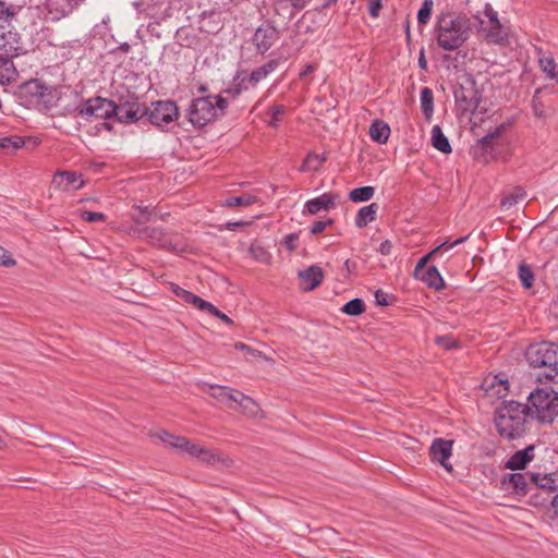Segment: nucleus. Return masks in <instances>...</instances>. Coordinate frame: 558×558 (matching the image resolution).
<instances>
[{
    "label": "nucleus",
    "mask_w": 558,
    "mask_h": 558,
    "mask_svg": "<svg viewBox=\"0 0 558 558\" xmlns=\"http://www.w3.org/2000/svg\"><path fill=\"white\" fill-rule=\"evenodd\" d=\"M437 45L446 51H453L464 45L472 33V22L464 13L453 15L442 11L437 15L435 25Z\"/></svg>",
    "instance_id": "obj_1"
},
{
    "label": "nucleus",
    "mask_w": 558,
    "mask_h": 558,
    "mask_svg": "<svg viewBox=\"0 0 558 558\" xmlns=\"http://www.w3.org/2000/svg\"><path fill=\"white\" fill-rule=\"evenodd\" d=\"M228 101L220 95H206L192 100L187 109V120L195 128H203L225 113Z\"/></svg>",
    "instance_id": "obj_2"
},
{
    "label": "nucleus",
    "mask_w": 558,
    "mask_h": 558,
    "mask_svg": "<svg viewBox=\"0 0 558 558\" xmlns=\"http://www.w3.org/2000/svg\"><path fill=\"white\" fill-rule=\"evenodd\" d=\"M527 403L531 417L539 423H551L558 415V396L548 387H539L530 392Z\"/></svg>",
    "instance_id": "obj_3"
},
{
    "label": "nucleus",
    "mask_w": 558,
    "mask_h": 558,
    "mask_svg": "<svg viewBox=\"0 0 558 558\" xmlns=\"http://www.w3.org/2000/svg\"><path fill=\"white\" fill-rule=\"evenodd\" d=\"M531 484L527 504L533 507L546 508L551 506L553 497L558 488V478L555 474L531 473Z\"/></svg>",
    "instance_id": "obj_4"
},
{
    "label": "nucleus",
    "mask_w": 558,
    "mask_h": 558,
    "mask_svg": "<svg viewBox=\"0 0 558 558\" xmlns=\"http://www.w3.org/2000/svg\"><path fill=\"white\" fill-rule=\"evenodd\" d=\"M13 96L25 108L48 105L52 98L51 87L39 78H31L16 86Z\"/></svg>",
    "instance_id": "obj_5"
},
{
    "label": "nucleus",
    "mask_w": 558,
    "mask_h": 558,
    "mask_svg": "<svg viewBox=\"0 0 558 558\" xmlns=\"http://www.w3.org/2000/svg\"><path fill=\"white\" fill-rule=\"evenodd\" d=\"M513 122L514 118L508 119L507 121L499 124L494 131L477 140L476 144L471 148L473 158L482 163H488L495 160L497 157V141L513 124Z\"/></svg>",
    "instance_id": "obj_6"
},
{
    "label": "nucleus",
    "mask_w": 558,
    "mask_h": 558,
    "mask_svg": "<svg viewBox=\"0 0 558 558\" xmlns=\"http://www.w3.org/2000/svg\"><path fill=\"white\" fill-rule=\"evenodd\" d=\"M525 360L532 367H556L558 365V343L541 341L530 344L525 350Z\"/></svg>",
    "instance_id": "obj_7"
},
{
    "label": "nucleus",
    "mask_w": 558,
    "mask_h": 558,
    "mask_svg": "<svg viewBox=\"0 0 558 558\" xmlns=\"http://www.w3.org/2000/svg\"><path fill=\"white\" fill-rule=\"evenodd\" d=\"M117 109L118 104L113 100L97 96L82 100L78 106L73 110H69V112L83 118L95 117L97 119L109 120L113 119V113H117Z\"/></svg>",
    "instance_id": "obj_8"
},
{
    "label": "nucleus",
    "mask_w": 558,
    "mask_h": 558,
    "mask_svg": "<svg viewBox=\"0 0 558 558\" xmlns=\"http://www.w3.org/2000/svg\"><path fill=\"white\" fill-rule=\"evenodd\" d=\"M453 95L457 106L462 112L474 113L482 101V92L472 75L464 78L463 83L454 89Z\"/></svg>",
    "instance_id": "obj_9"
},
{
    "label": "nucleus",
    "mask_w": 558,
    "mask_h": 558,
    "mask_svg": "<svg viewBox=\"0 0 558 558\" xmlns=\"http://www.w3.org/2000/svg\"><path fill=\"white\" fill-rule=\"evenodd\" d=\"M146 111L147 121L160 129L179 118V108L172 100L153 101Z\"/></svg>",
    "instance_id": "obj_10"
},
{
    "label": "nucleus",
    "mask_w": 558,
    "mask_h": 558,
    "mask_svg": "<svg viewBox=\"0 0 558 558\" xmlns=\"http://www.w3.org/2000/svg\"><path fill=\"white\" fill-rule=\"evenodd\" d=\"M531 473L532 472L507 473L500 478L499 488L517 499L527 497L531 484Z\"/></svg>",
    "instance_id": "obj_11"
},
{
    "label": "nucleus",
    "mask_w": 558,
    "mask_h": 558,
    "mask_svg": "<svg viewBox=\"0 0 558 558\" xmlns=\"http://www.w3.org/2000/svg\"><path fill=\"white\" fill-rule=\"evenodd\" d=\"M494 423L499 436L508 440L521 438L526 433V424L520 417L495 412Z\"/></svg>",
    "instance_id": "obj_12"
},
{
    "label": "nucleus",
    "mask_w": 558,
    "mask_h": 558,
    "mask_svg": "<svg viewBox=\"0 0 558 558\" xmlns=\"http://www.w3.org/2000/svg\"><path fill=\"white\" fill-rule=\"evenodd\" d=\"M198 19V29L208 35L218 34L223 27L222 12L216 9L192 12L189 20Z\"/></svg>",
    "instance_id": "obj_13"
},
{
    "label": "nucleus",
    "mask_w": 558,
    "mask_h": 558,
    "mask_svg": "<svg viewBox=\"0 0 558 558\" xmlns=\"http://www.w3.org/2000/svg\"><path fill=\"white\" fill-rule=\"evenodd\" d=\"M146 106L137 100L118 104L113 119L120 123H135L146 117Z\"/></svg>",
    "instance_id": "obj_14"
},
{
    "label": "nucleus",
    "mask_w": 558,
    "mask_h": 558,
    "mask_svg": "<svg viewBox=\"0 0 558 558\" xmlns=\"http://www.w3.org/2000/svg\"><path fill=\"white\" fill-rule=\"evenodd\" d=\"M24 52L21 35L13 28L0 25V54L20 56Z\"/></svg>",
    "instance_id": "obj_15"
},
{
    "label": "nucleus",
    "mask_w": 558,
    "mask_h": 558,
    "mask_svg": "<svg viewBox=\"0 0 558 558\" xmlns=\"http://www.w3.org/2000/svg\"><path fill=\"white\" fill-rule=\"evenodd\" d=\"M453 440L435 438L429 447V457L434 462H438L446 471H453L452 464L448 462L452 454Z\"/></svg>",
    "instance_id": "obj_16"
},
{
    "label": "nucleus",
    "mask_w": 558,
    "mask_h": 558,
    "mask_svg": "<svg viewBox=\"0 0 558 558\" xmlns=\"http://www.w3.org/2000/svg\"><path fill=\"white\" fill-rule=\"evenodd\" d=\"M279 39V32L269 23H263L254 33L252 43L264 54Z\"/></svg>",
    "instance_id": "obj_17"
},
{
    "label": "nucleus",
    "mask_w": 558,
    "mask_h": 558,
    "mask_svg": "<svg viewBox=\"0 0 558 558\" xmlns=\"http://www.w3.org/2000/svg\"><path fill=\"white\" fill-rule=\"evenodd\" d=\"M210 397L223 407L238 410L242 407L244 393L225 386H210Z\"/></svg>",
    "instance_id": "obj_18"
},
{
    "label": "nucleus",
    "mask_w": 558,
    "mask_h": 558,
    "mask_svg": "<svg viewBox=\"0 0 558 558\" xmlns=\"http://www.w3.org/2000/svg\"><path fill=\"white\" fill-rule=\"evenodd\" d=\"M535 446L529 445L524 449L515 451L506 462L505 468L512 471L524 470L535 458Z\"/></svg>",
    "instance_id": "obj_19"
},
{
    "label": "nucleus",
    "mask_w": 558,
    "mask_h": 558,
    "mask_svg": "<svg viewBox=\"0 0 558 558\" xmlns=\"http://www.w3.org/2000/svg\"><path fill=\"white\" fill-rule=\"evenodd\" d=\"M337 195L332 193H324L318 197L312 198L305 203L303 213L316 215L320 210H330L336 206Z\"/></svg>",
    "instance_id": "obj_20"
},
{
    "label": "nucleus",
    "mask_w": 558,
    "mask_h": 558,
    "mask_svg": "<svg viewBox=\"0 0 558 558\" xmlns=\"http://www.w3.org/2000/svg\"><path fill=\"white\" fill-rule=\"evenodd\" d=\"M85 0H48L47 7L49 13L53 14V19L60 20L69 16Z\"/></svg>",
    "instance_id": "obj_21"
},
{
    "label": "nucleus",
    "mask_w": 558,
    "mask_h": 558,
    "mask_svg": "<svg viewBox=\"0 0 558 558\" xmlns=\"http://www.w3.org/2000/svg\"><path fill=\"white\" fill-rule=\"evenodd\" d=\"M497 413L520 417V421L526 424V417L531 416L529 403H521L514 400L502 402L501 407L495 410Z\"/></svg>",
    "instance_id": "obj_22"
},
{
    "label": "nucleus",
    "mask_w": 558,
    "mask_h": 558,
    "mask_svg": "<svg viewBox=\"0 0 558 558\" xmlns=\"http://www.w3.org/2000/svg\"><path fill=\"white\" fill-rule=\"evenodd\" d=\"M300 280L305 283L304 291H312L319 287L324 279V271L317 265H312L305 270L299 272Z\"/></svg>",
    "instance_id": "obj_23"
},
{
    "label": "nucleus",
    "mask_w": 558,
    "mask_h": 558,
    "mask_svg": "<svg viewBox=\"0 0 558 558\" xmlns=\"http://www.w3.org/2000/svg\"><path fill=\"white\" fill-rule=\"evenodd\" d=\"M175 7L171 0H157L155 3L148 5V14L155 21H166L172 17Z\"/></svg>",
    "instance_id": "obj_24"
},
{
    "label": "nucleus",
    "mask_w": 558,
    "mask_h": 558,
    "mask_svg": "<svg viewBox=\"0 0 558 558\" xmlns=\"http://www.w3.org/2000/svg\"><path fill=\"white\" fill-rule=\"evenodd\" d=\"M80 177L75 171H59L53 177V184L64 191L73 187L78 190L83 186L84 181L80 180Z\"/></svg>",
    "instance_id": "obj_25"
},
{
    "label": "nucleus",
    "mask_w": 558,
    "mask_h": 558,
    "mask_svg": "<svg viewBox=\"0 0 558 558\" xmlns=\"http://www.w3.org/2000/svg\"><path fill=\"white\" fill-rule=\"evenodd\" d=\"M416 279H420L423 281L428 288H432L436 291H441L446 288L445 280L442 279L440 272L438 271L437 267L432 265L428 266L421 275L420 277H415Z\"/></svg>",
    "instance_id": "obj_26"
},
{
    "label": "nucleus",
    "mask_w": 558,
    "mask_h": 558,
    "mask_svg": "<svg viewBox=\"0 0 558 558\" xmlns=\"http://www.w3.org/2000/svg\"><path fill=\"white\" fill-rule=\"evenodd\" d=\"M378 211V204L372 203L359 209L355 216V226L357 228H365L368 223L376 220Z\"/></svg>",
    "instance_id": "obj_27"
},
{
    "label": "nucleus",
    "mask_w": 558,
    "mask_h": 558,
    "mask_svg": "<svg viewBox=\"0 0 558 558\" xmlns=\"http://www.w3.org/2000/svg\"><path fill=\"white\" fill-rule=\"evenodd\" d=\"M16 56H1L0 54V84L5 85L10 83L17 74L13 64V58Z\"/></svg>",
    "instance_id": "obj_28"
},
{
    "label": "nucleus",
    "mask_w": 558,
    "mask_h": 558,
    "mask_svg": "<svg viewBox=\"0 0 558 558\" xmlns=\"http://www.w3.org/2000/svg\"><path fill=\"white\" fill-rule=\"evenodd\" d=\"M390 135L389 125L383 120H375L369 126L371 138L378 144H386Z\"/></svg>",
    "instance_id": "obj_29"
},
{
    "label": "nucleus",
    "mask_w": 558,
    "mask_h": 558,
    "mask_svg": "<svg viewBox=\"0 0 558 558\" xmlns=\"http://www.w3.org/2000/svg\"><path fill=\"white\" fill-rule=\"evenodd\" d=\"M525 197V190L522 186H514L511 191L502 193L500 198V207L502 209H510Z\"/></svg>",
    "instance_id": "obj_30"
},
{
    "label": "nucleus",
    "mask_w": 558,
    "mask_h": 558,
    "mask_svg": "<svg viewBox=\"0 0 558 558\" xmlns=\"http://www.w3.org/2000/svg\"><path fill=\"white\" fill-rule=\"evenodd\" d=\"M432 145L435 149L442 154H450L452 151L449 140L444 134L441 128L437 124L432 129Z\"/></svg>",
    "instance_id": "obj_31"
},
{
    "label": "nucleus",
    "mask_w": 558,
    "mask_h": 558,
    "mask_svg": "<svg viewBox=\"0 0 558 558\" xmlns=\"http://www.w3.org/2000/svg\"><path fill=\"white\" fill-rule=\"evenodd\" d=\"M172 292L179 298L181 299L182 301H184L185 303H189V304H192L194 305L196 308H198L199 311L203 310V307L205 306L206 302L204 299H202L201 296L192 293L191 291H187L183 288H181L180 286L178 284H174L172 283Z\"/></svg>",
    "instance_id": "obj_32"
},
{
    "label": "nucleus",
    "mask_w": 558,
    "mask_h": 558,
    "mask_svg": "<svg viewBox=\"0 0 558 558\" xmlns=\"http://www.w3.org/2000/svg\"><path fill=\"white\" fill-rule=\"evenodd\" d=\"M175 37L178 44L186 48H195L199 43L197 35L193 32V29L189 27L179 28L177 31Z\"/></svg>",
    "instance_id": "obj_33"
},
{
    "label": "nucleus",
    "mask_w": 558,
    "mask_h": 558,
    "mask_svg": "<svg viewBox=\"0 0 558 558\" xmlns=\"http://www.w3.org/2000/svg\"><path fill=\"white\" fill-rule=\"evenodd\" d=\"M145 234L151 241V243H154L160 247H169L171 245V240L168 238V235L161 228H157V227L146 228Z\"/></svg>",
    "instance_id": "obj_34"
},
{
    "label": "nucleus",
    "mask_w": 558,
    "mask_h": 558,
    "mask_svg": "<svg viewBox=\"0 0 558 558\" xmlns=\"http://www.w3.org/2000/svg\"><path fill=\"white\" fill-rule=\"evenodd\" d=\"M421 109L425 119L429 121L434 112V94L429 87L421 90Z\"/></svg>",
    "instance_id": "obj_35"
},
{
    "label": "nucleus",
    "mask_w": 558,
    "mask_h": 558,
    "mask_svg": "<svg viewBox=\"0 0 558 558\" xmlns=\"http://www.w3.org/2000/svg\"><path fill=\"white\" fill-rule=\"evenodd\" d=\"M278 65H279V61L278 60H275V59L269 60L268 62H266L262 66H259V68L255 69L254 71H252V73L250 75V78H248L250 82H252L254 84H257L259 81L265 78L269 73L275 71Z\"/></svg>",
    "instance_id": "obj_36"
},
{
    "label": "nucleus",
    "mask_w": 558,
    "mask_h": 558,
    "mask_svg": "<svg viewBox=\"0 0 558 558\" xmlns=\"http://www.w3.org/2000/svg\"><path fill=\"white\" fill-rule=\"evenodd\" d=\"M24 7L15 3H8L0 0V21L10 23L16 17Z\"/></svg>",
    "instance_id": "obj_37"
},
{
    "label": "nucleus",
    "mask_w": 558,
    "mask_h": 558,
    "mask_svg": "<svg viewBox=\"0 0 558 558\" xmlns=\"http://www.w3.org/2000/svg\"><path fill=\"white\" fill-rule=\"evenodd\" d=\"M486 40L497 45H505L508 43V35L502 29L500 22L498 24H492V27L486 33Z\"/></svg>",
    "instance_id": "obj_38"
},
{
    "label": "nucleus",
    "mask_w": 558,
    "mask_h": 558,
    "mask_svg": "<svg viewBox=\"0 0 558 558\" xmlns=\"http://www.w3.org/2000/svg\"><path fill=\"white\" fill-rule=\"evenodd\" d=\"M25 145V138L19 135L4 136L0 138V148L7 153H15Z\"/></svg>",
    "instance_id": "obj_39"
},
{
    "label": "nucleus",
    "mask_w": 558,
    "mask_h": 558,
    "mask_svg": "<svg viewBox=\"0 0 558 558\" xmlns=\"http://www.w3.org/2000/svg\"><path fill=\"white\" fill-rule=\"evenodd\" d=\"M248 251L256 262L265 265H270L272 258L271 254L258 242H253Z\"/></svg>",
    "instance_id": "obj_40"
},
{
    "label": "nucleus",
    "mask_w": 558,
    "mask_h": 558,
    "mask_svg": "<svg viewBox=\"0 0 558 558\" xmlns=\"http://www.w3.org/2000/svg\"><path fill=\"white\" fill-rule=\"evenodd\" d=\"M375 193V189L373 186H361L353 189L349 193V199L353 203H362L369 201Z\"/></svg>",
    "instance_id": "obj_41"
},
{
    "label": "nucleus",
    "mask_w": 558,
    "mask_h": 558,
    "mask_svg": "<svg viewBox=\"0 0 558 558\" xmlns=\"http://www.w3.org/2000/svg\"><path fill=\"white\" fill-rule=\"evenodd\" d=\"M366 311L365 303L362 299L355 298L347 302L341 312L349 316H360Z\"/></svg>",
    "instance_id": "obj_42"
},
{
    "label": "nucleus",
    "mask_w": 558,
    "mask_h": 558,
    "mask_svg": "<svg viewBox=\"0 0 558 558\" xmlns=\"http://www.w3.org/2000/svg\"><path fill=\"white\" fill-rule=\"evenodd\" d=\"M518 275L523 288L530 289L533 286L534 274L527 264L521 263L519 265Z\"/></svg>",
    "instance_id": "obj_43"
},
{
    "label": "nucleus",
    "mask_w": 558,
    "mask_h": 558,
    "mask_svg": "<svg viewBox=\"0 0 558 558\" xmlns=\"http://www.w3.org/2000/svg\"><path fill=\"white\" fill-rule=\"evenodd\" d=\"M539 64L547 76L551 80H556L558 83V65L554 58H541Z\"/></svg>",
    "instance_id": "obj_44"
},
{
    "label": "nucleus",
    "mask_w": 558,
    "mask_h": 558,
    "mask_svg": "<svg viewBox=\"0 0 558 558\" xmlns=\"http://www.w3.org/2000/svg\"><path fill=\"white\" fill-rule=\"evenodd\" d=\"M434 1L433 0H423L422 7L417 12V23L418 25H426L432 16Z\"/></svg>",
    "instance_id": "obj_45"
},
{
    "label": "nucleus",
    "mask_w": 558,
    "mask_h": 558,
    "mask_svg": "<svg viewBox=\"0 0 558 558\" xmlns=\"http://www.w3.org/2000/svg\"><path fill=\"white\" fill-rule=\"evenodd\" d=\"M286 112V107L283 105H274L268 108L267 116L269 119L266 120L269 126L278 128V120L280 117H282Z\"/></svg>",
    "instance_id": "obj_46"
},
{
    "label": "nucleus",
    "mask_w": 558,
    "mask_h": 558,
    "mask_svg": "<svg viewBox=\"0 0 558 558\" xmlns=\"http://www.w3.org/2000/svg\"><path fill=\"white\" fill-rule=\"evenodd\" d=\"M131 216L135 223L144 225L150 220L151 213L148 207L133 206Z\"/></svg>",
    "instance_id": "obj_47"
},
{
    "label": "nucleus",
    "mask_w": 558,
    "mask_h": 558,
    "mask_svg": "<svg viewBox=\"0 0 558 558\" xmlns=\"http://www.w3.org/2000/svg\"><path fill=\"white\" fill-rule=\"evenodd\" d=\"M185 5V14L189 19V15L192 14V12H201L202 10H207L209 5V0H184Z\"/></svg>",
    "instance_id": "obj_48"
},
{
    "label": "nucleus",
    "mask_w": 558,
    "mask_h": 558,
    "mask_svg": "<svg viewBox=\"0 0 558 558\" xmlns=\"http://www.w3.org/2000/svg\"><path fill=\"white\" fill-rule=\"evenodd\" d=\"M547 383L545 387L554 390V393L558 396V365L556 367H549L544 374Z\"/></svg>",
    "instance_id": "obj_49"
},
{
    "label": "nucleus",
    "mask_w": 558,
    "mask_h": 558,
    "mask_svg": "<svg viewBox=\"0 0 558 558\" xmlns=\"http://www.w3.org/2000/svg\"><path fill=\"white\" fill-rule=\"evenodd\" d=\"M260 418L264 417V412L252 398L246 396V418Z\"/></svg>",
    "instance_id": "obj_50"
},
{
    "label": "nucleus",
    "mask_w": 558,
    "mask_h": 558,
    "mask_svg": "<svg viewBox=\"0 0 558 558\" xmlns=\"http://www.w3.org/2000/svg\"><path fill=\"white\" fill-rule=\"evenodd\" d=\"M242 74L243 71L238 70L233 77L232 86L225 90L227 94H230L233 98L241 94L242 84L244 83V77H242Z\"/></svg>",
    "instance_id": "obj_51"
},
{
    "label": "nucleus",
    "mask_w": 558,
    "mask_h": 558,
    "mask_svg": "<svg viewBox=\"0 0 558 558\" xmlns=\"http://www.w3.org/2000/svg\"><path fill=\"white\" fill-rule=\"evenodd\" d=\"M436 344L449 351L460 347V342L452 336H438L435 339Z\"/></svg>",
    "instance_id": "obj_52"
},
{
    "label": "nucleus",
    "mask_w": 558,
    "mask_h": 558,
    "mask_svg": "<svg viewBox=\"0 0 558 558\" xmlns=\"http://www.w3.org/2000/svg\"><path fill=\"white\" fill-rule=\"evenodd\" d=\"M203 312H208L214 317H217L225 322L228 325H232L233 320L227 316L225 313H222L220 310H218L214 304L206 302L205 306L202 310Z\"/></svg>",
    "instance_id": "obj_53"
},
{
    "label": "nucleus",
    "mask_w": 558,
    "mask_h": 558,
    "mask_svg": "<svg viewBox=\"0 0 558 558\" xmlns=\"http://www.w3.org/2000/svg\"><path fill=\"white\" fill-rule=\"evenodd\" d=\"M396 301L397 298L393 294H388L380 289L375 291V302L378 306H388L393 304Z\"/></svg>",
    "instance_id": "obj_54"
},
{
    "label": "nucleus",
    "mask_w": 558,
    "mask_h": 558,
    "mask_svg": "<svg viewBox=\"0 0 558 558\" xmlns=\"http://www.w3.org/2000/svg\"><path fill=\"white\" fill-rule=\"evenodd\" d=\"M541 88H537L532 98V110L535 117L543 118L545 116V107L539 99Z\"/></svg>",
    "instance_id": "obj_55"
},
{
    "label": "nucleus",
    "mask_w": 558,
    "mask_h": 558,
    "mask_svg": "<svg viewBox=\"0 0 558 558\" xmlns=\"http://www.w3.org/2000/svg\"><path fill=\"white\" fill-rule=\"evenodd\" d=\"M80 217L87 222H99L106 220V215L102 213L82 210Z\"/></svg>",
    "instance_id": "obj_56"
},
{
    "label": "nucleus",
    "mask_w": 558,
    "mask_h": 558,
    "mask_svg": "<svg viewBox=\"0 0 558 558\" xmlns=\"http://www.w3.org/2000/svg\"><path fill=\"white\" fill-rule=\"evenodd\" d=\"M468 239H469V235H465V236H461V238L457 239L453 242L445 241L441 244H439L438 246H436L434 250H432V254H438L441 250H446V251L450 250L461 243H464Z\"/></svg>",
    "instance_id": "obj_57"
},
{
    "label": "nucleus",
    "mask_w": 558,
    "mask_h": 558,
    "mask_svg": "<svg viewBox=\"0 0 558 558\" xmlns=\"http://www.w3.org/2000/svg\"><path fill=\"white\" fill-rule=\"evenodd\" d=\"M335 220L332 218H328L325 221L317 220L315 221L310 229L312 235H317L322 233L327 227L332 226Z\"/></svg>",
    "instance_id": "obj_58"
},
{
    "label": "nucleus",
    "mask_w": 558,
    "mask_h": 558,
    "mask_svg": "<svg viewBox=\"0 0 558 558\" xmlns=\"http://www.w3.org/2000/svg\"><path fill=\"white\" fill-rule=\"evenodd\" d=\"M298 241H299V233H289L287 234L281 244L289 251V252H293L296 250V246H298Z\"/></svg>",
    "instance_id": "obj_59"
},
{
    "label": "nucleus",
    "mask_w": 558,
    "mask_h": 558,
    "mask_svg": "<svg viewBox=\"0 0 558 558\" xmlns=\"http://www.w3.org/2000/svg\"><path fill=\"white\" fill-rule=\"evenodd\" d=\"M0 265L4 267H13L16 265V260L12 257V254L0 246Z\"/></svg>",
    "instance_id": "obj_60"
},
{
    "label": "nucleus",
    "mask_w": 558,
    "mask_h": 558,
    "mask_svg": "<svg viewBox=\"0 0 558 558\" xmlns=\"http://www.w3.org/2000/svg\"><path fill=\"white\" fill-rule=\"evenodd\" d=\"M278 3L291 7L295 11H302L312 0H276Z\"/></svg>",
    "instance_id": "obj_61"
},
{
    "label": "nucleus",
    "mask_w": 558,
    "mask_h": 558,
    "mask_svg": "<svg viewBox=\"0 0 558 558\" xmlns=\"http://www.w3.org/2000/svg\"><path fill=\"white\" fill-rule=\"evenodd\" d=\"M187 440L189 439L185 437L172 435L169 447L178 449L179 451L183 452L185 447L187 446Z\"/></svg>",
    "instance_id": "obj_62"
},
{
    "label": "nucleus",
    "mask_w": 558,
    "mask_h": 558,
    "mask_svg": "<svg viewBox=\"0 0 558 558\" xmlns=\"http://www.w3.org/2000/svg\"><path fill=\"white\" fill-rule=\"evenodd\" d=\"M436 254H432V251L424 255L416 264L415 266V269H414V276L415 277H420V275L427 268L426 267V264L427 262L433 257L435 256Z\"/></svg>",
    "instance_id": "obj_63"
},
{
    "label": "nucleus",
    "mask_w": 558,
    "mask_h": 558,
    "mask_svg": "<svg viewBox=\"0 0 558 558\" xmlns=\"http://www.w3.org/2000/svg\"><path fill=\"white\" fill-rule=\"evenodd\" d=\"M203 448L204 447H201L199 445L191 442L190 440H187V446L185 447L183 452L189 453L191 457L198 458V456L201 454Z\"/></svg>",
    "instance_id": "obj_64"
}]
</instances>
